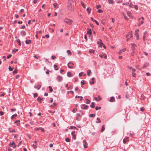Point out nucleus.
I'll list each match as a JSON object with an SVG mask.
<instances>
[{
  "label": "nucleus",
  "instance_id": "nucleus-1",
  "mask_svg": "<svg viewBox=\"0 0 151 151\" xmlns=\"http://www.w3.org/2000/svg\"><path fill=\"white\" fill-rule=\"evenodd\" d=\"M73 1L70 0L68 1L67 4L68 9L70 12H73L74 11V6L73 4Z\"/></svg>",
  "mask_w": 151,
  "mask_h": 151
},
{
  "label": "nucleus",
  "instance_id": "nucleus-2",
  "mask_svg": "<svg viewBox=\"0 0 151 151\" xmlns=\"http://www.w3.org/2000/svg\"><path fill=\"white\" fill-rule=\"evenodd\" d=\"M64 22L70 25L72 24L73 21L70 19L66 18L65 19Z\"/></svg>",
  "mask_w": 151,
  "mask_h": 151
},
{
  "label": "nucleus",
  "instance_id": "nucleus-3",
  "mask_svg": "<svg viewBox=\"0 0 151 151\" xmlns=\"http://www.w3.org/2000/svg\"><path fill=\"white\" fill-rule=\"evenodd\" d=\"M57 79L58 82H60L63 80V78L61 76H58L57 77Z\"/></svg>",
  "mask_w": 151,
  "mask_h": 151
},
{
  "label": "nucleus",
  "instance_id": "nucleus-4",
  "mask_svg": "<svg viewBox=\"0 0 151 151\" xmlns=\"http://www.w3.org/2000/svg\"><path fill=\"white\" fill-rule=\"evenodd\" d=\"M132 37V31H130L129 32L128 34L126 35V37H129L131 38Z\"/></svg>",
  "mask_w": 151,
  "mask_h": 151
},
{
  "label": "nucleus",
  "instance_id": "nucleus-5",
  "mask_svg": "<svg viewBox=\"0 0 151 151\" xmlns=\"http://www.w3.org/2000/svg\"><path fill=\"white\" fill-rule=\"evenodd\" d=\"M132 47L131 49L132 50H134L135 49V47H136L137 45L136 44L134 43H131V44Z\"/></svg>",
  "mask_w": 151,
  "mask_h": 151
},
{
  "label": "nucleus",
  "instance_id": "nucleus-6",
  "mask_svg": "<svg viewBox=\"0 0 151 151\" xmlns=\"http://www.w3.org/2000/svg\"><path fill=\"white\" fill-rule=\"evenodd\" d=\"M83 145L84 147L85 148H86L87 147V143L86 142V141L85 140H84L83 141Z\"/></svg>",
  "mask_w": 151,
  "mask_h": 151
},
{
  "label": "nucleus",
  "instance_id": "nucleus-7",
  "mask_svg": "<svg viewBox=\"0 0 151 151\" xmlns=\"http://www.w3.org/2000/svg\"><path fill=\"white\" fill-rule=\"evenodd\" d=\"M115 98L113 96H111L110 98V99L109 101L110 102H115Z\"/></svg>",
  "mask_w": 151,
  "mask_h": 151
},
{
  "label": "nucleus",
  "instance_id": "nucleus-8",
  "mask_svg": "<svg viewBox=\"0 0 151 151\" xmlns=\"http://www.w3.org/2000/svg\"><path fill=\"white\" fill-rule=\"evenodd\" d=\"M20 34L22 36H24L26 35V33L24 31H22L20 32Z\"/></svg>",
  "mask_w": 151,
  "mask_h": 151
},
{
  "label": "nucleus",
  "instance_id": "nucleus-9",
  "mask_svg": "<svg viewBox=\"0 0 151 151\" xmlns=\"http://www.w3.org/2000/svg\"><path fill=\"white\" fill-rule=\"evenodd\" d=\"M41 86L39 84L35 85L34 86V88H35L37 89L38 90L40 89L41 88Z\"/></svg>",
  "mask_w": 151,
  "mask_h": 151
},
{
  "label": "nucleus",
  "instance_id": "nucleus-10",
  "mask_svg": "<svg viewBox=\"0 0 151 151\" xmlns=\"http://www.w3.org/2000/svg\"><path fill=\"white\" fill-rule=\"evenodd\" d=\"M87 29L88 30L87 32V34L91 35L92 33V32H91V29L87 28Z\"/></svg>",
  "mask_w": 151,
  "mask_h": 151
},
{
  "label": "nucleus",
  "instance_id": "nucleus-11",
  "mask_svg": "<svg viewBox=\"0 0 151 151\" xmlns=\"http://www.w3.org/2000/svg\"><path fill=\"white\" fill-rule=\"evenodd\" d=\"M20 121L19 120H17L14 122V123H16V125L17 126H19L20 125L19 123Z\"/></svg>",
  "mask_w": 151,
  "mask_h": 151
},
{
  "label": "nucleus",
  "instance_id": "nucleus-12",
  "mask_svg": "<svg viewBox=\"0 0 151 151\" xmlns=\"http://www.w3.org/2000/svg\"><path fill=\"white\" fill-rule=\"evenodd\" d=\"M82 105L83 106V107H81V108L82 109H88V106L87 105H86L85 104H83Z\"/></svg>",
  "mask_w": 151,
  "mask_h": 151
},
{
  "label": "nucleus",
  "instance_id": "nucleus-13",
  "mask_svg": "<svg viewBox=\"0 0 151 151\" xmlns=\"http://www.w3.org/2000/svg\"><path fill=\"white\" fill-rule=\"evenodd\" d=\"M128 141V137H127L123 139V142L124 144H126V142Z\"/></svg>",
  "mask_w": 151,
  "mask_h": 151
},
{
  "label": "nucleus",
  "instance_id": "nucleus-14",
  "mask_svg": "<svg viewBox=\"0 0 151 151\" xmlns=\"http://www.w3.org/2000/svg\"><path fill=\"white\" fill-rule=\"evenodd\" d=\"M139 30L138 29H137L135 31V32L134 35H135L137 36L139 35L138 32H139Z\"/></svg>",
  "mask_w": 151,
  "mask_h": 151
},
{
  "label": "nucleus",
  "instance_id": "nucleus-15",
  "mask_svg": "<svg viewBox=\"0 0 151 151\" xmlns=\"http://www.w3.org/2000/svg\"><path fill=\"white\" fill-rule=\"evenodd\" d=\"M43 99V98H41L40 97H39L37 99V101L39 102L40 103H42V102L41 101Z\"/></svg>",
  "mask_w": 151,
  "mask_h": 151
},
{
  "label": "nucleus",
  "instance_id": "nucleus-16",
  "mask_svg": "<svg viewBox=\"0 0 151 151\" xmlns=\"http://www.w3.org/2000/svg\"><path fill=\"white\" fill-rule=\"evenodd\" d=\"M108 2L110 4H113L114 3V2L113 0H108Z\"/></svg>",
  "mask_w": 151,
  "mask_h": 151
},
{
  "label": "nucleus",
  "instance_id": "nucleus-17",
  "mask_svg": "<svg viewBox=\"0 0 151 151\" xmlns=\"http://www.w3.org/2000/svg\"><path fill=\"white\" fill-rule=\"evenodd\" d=\"M25 43L27 44H28L31 43V41L30 40H27L25 41Z\"/></svg>",
  "mask_w": 151,
  "mask_h": 151
},
{
  "label": "nucleus",
  "instance_id": "nucleus-18",
  "mask_svg": "<svg viewBox=\"0 0 151 151\" xmlns=\"http://www.w3.org/2000/svg\"><path fill=\"white\" fill-rule=\"evenodd\" d=\"M54 7L55 8H58V5L57 3H55L53 4Z\"/></svg>",
  "mask_w": 151,
  "mask_h": 151
},
{
  "label": "nucleus",
  "instance_id": "nucleus-19",
  "mask_svg": "<svg viewBox=\"0 0 151 151\" xmlns=\"http://www.w3.org/2000/svg\"><path fill=\"white\" fill-rule=\"evenodd\" d=\"M95 103L94 102H92L91 103V104L90 105V107L92 108H94L95 107Z\"/></svg>",
  "mask_w": 151,
  "mask_h": 151
},
{
  "label": "nucleus",
  "instance_id": "nucleus-20",
  "mask_svg": "<svg viewBox=\"0 0 151 151\" xmlns=\"http://www.w3.org/2000/svg\"><path fill=\"white\" fill-rule=\"evenodd\" d=\"M69 129H76L77 130L78 129L77 128H76V127L75 126H70V128H69Z\"/></svg>",
  "mask_w": 151,
  "mask_h": 151
},
{
  "label": "nucleus",
  "instance_id": "nucleus-21",
  "mask_svg": "<svg viewBox=\"0 0 151 151\" xmlns=\"http://www.w3.org/2000/svg\"><path fill=\"white\" fill-rule=\"evenodd\" d=\"M147 31L145 32L144 33V35H143V40L144 41H145V38L146 34H147Z\"/></svg>",
  "mask_w": 151,
  "mask_h": 151
},
{
  "label": "nucleus",
  "instance_id": "nucleus-22",
  "mask_svg": "<svg viewBox=\"0 0 151 151\" xmlns=\"http://www.w3.org/2000/svg\"><path fill=\"white\" fill-rule=\"evenodd\" d=\"M149 65V64L148 63H146L142 67V69L145 68L146 67Z\"/></svg>",
  "mask_w": 151,
  "mask_h": 151
},
{
  "label": "nucleus",
  "instance_id": "nucleus-23",
  "mask_svg": "<svg viewBox=\"0 0 151 151\" xmlns=\"http://www.w3.org/2000/svg\"><path fill=\"white\" fill-rule=\"evenodd\" d=\"M67 76L68 77H71V73L70 72H68L67 73Z\"/></svg>",
  "mask_w": 151,
  "mask_h": 151
},
{
  "label": "nucleus",
  "instance_id": "nucleus-24",
  "mask_svg": "<svg viewBox=\"0 0 151 151\" xmlns=\"http://www.w3.org/2000/svg\"><path fill=\"white\" fill-rule=\"evenodd\" d=\"M54 67L55 70H57L59 69V68H58L57 65H54Z\"/></svg>",
  "mask_w": 151,
  "mask_h": 151
},
{
  "label": "nucleus",
  "instance_id": "nucleus-25",
  "mask_svg": "<svg viewBox=\"0 0 151 151\" xmlns=\"http://www.w3.org/2000/svg\"><path fill=\"white\" fill-rule=\"evenodd\" d=\"M104 129H105L104 125H103L102 126L101 129V132H103L104 130Z\"/></svg>",
  "mask_w": 151,
  "mask_h": 151
},
{
  "label": "nucleus",
  "instance_id": "nucleus-26",
  "mask_svg": "<svg viewBox=\"0 0 151 151\" xmlns=\"http://www.w3.org/2000/svg\"><path fill=\"white\" fill-rule=\"evenodd\" d=\"M99 40L100 41V43H101V44H100V45H99V46L100 47H102L103 45H104V44H103V43H102V40H101V39H99Z\"/></svg>",
  "mask_w": 151,
  "mask_h": 151
},
{
  "label": "nucleus",
  "instance_id": "nucleus-27",
  "mask_svg": "<svg viewBox=\"0 0 151 151\" xmlns=\"http://www.w3.org/2000/svg\"><path fill=\"white\" fill-rule=\"evenodd\" d=\"M96 116L95 114H91L89 115V116L90 117H94Z\"/></svg>",
  "mask_w": 151,
  "mask_h": 151
},
{
  "label": "nucleus",
  "instance_id": "nucleus-28",
  "mask_svg": "<svg viewBox=\"0 0 151 151\" xmlns=\"http://www.w3.org/2000/svg\"><path fill=\"white\" fill-rule=\"evenodd\" d=\"M65 140L67 142H70V139L68 137H66L65 139Z\"/></svg>",
  "mask_w": 151,
  "mask_h": 151
},
{
  "label": "nucleus",
  "instance_id": "nucleus-29",
  "mask_svg": "<svg viewBox=\"0 0 151 151\" xmlns=\"http://www.w3.org/2000/svg\"><path fill=\"white\" fill-rule=\"evenodd\" d=\"M17 116V114H15L12 115L11 116V119H12L14 118V116Z\"/></svg>",
  "mask_w": 151,
  "mask_h": 151
},
{
  "label": "nucleus",
  "instance_id": "nucleus-30",
  "mask_svg": "<svg viewBox=\"0 0 151 151\" xmlns=\"http://www.w3.org/2000/svg\"><path fill=\"white\" fill-rule=\"evenodd\" d=\"M86 10L88 14L91 13V9H90L89 8H87L86 9Z\"/></svg>",
  "mask_w": 151,
  "mask_h": 151
},
{
  "label": "nucleus",
  "instance_id": "nucleus-31",
  "mask_svg": "<svg viewBox=\"0 0 151 151\" xmlns=\"http://www.w3.org/2000/svg\"><path fill=\"white\" fill-rule=\"evenodd\" d=\"M97 120L98 121H97L96 122V123H100L101 122V121L100 120V119L99 118H97Z\"/></svg>",
  "mask_w": 151,
  "mask_h": 151
},
{
  "label": "nucleus",
  "instance_id": "nucleus-32",
  "mask_svg": "<svg viewBox=\"0 0 151 151\" xmlns=\"http://www.w3.org/2000/svg\"><path fill=\"white\" fill-rule=\"evenodd\" d=\"M49 91L50 92H52L53 91L52 88L51 86H49Z\"/></svg>",
  "mask_w": 151,
  "mask_h": 151
},
{
  "label": "nucleus",
  "instance_id": "nucleus-33",
  "mask_svg": "<svg viewBox=\"0 0 151 151\" xmlns=\"http://www.w3.org/2000/svg\"><path fill=\"white\" fill-rule=\"evenodd\" d=\"M87 75L88 76L90 75V74L91 73V70H88L87 71Z\"/></svg>",
  "mask_w": 151,
  "mask_h": 151
},
{
  "label": "nucleus",
  "instance_id": "nucleus-34",
  "mask_svg": "<svg viewBox=\"0 0 151 151\" xmlns=\"http://www.w3.org/2000/svg\"><path fill=\"white\" fill-rule=\"evenodd\" d=\"M67 53L68 54L71 55H72V52H70V50H67Z\"/></svg>",
  "mask_w": 151,
  "mask_h": 151
},
{
  "label": "nucleus",
  "instance_id": "nucleus-35",
  "mask_svg": "<svg viewBox=\"0 0 151 151\" xmlns=\"http://www.w3.org/2000/svg\"><path fill=\"white\" fill-rule=\"evenodd\" d=\"M89 52L90 53H93L94 54V51L93 50L90 49L89 50Z\"/></svg>",
  "mask_w": 151,
  "mask_h": 151
},
{
  "label": "nucleus",
  "instance_id": "nucleus-36",
  "mask_svg": "<svg viewBox=\"0 0 151 151\" xmlns=\"http://www.w3.org/2000/svg\"><path fill=\"white\" fill-rule=\"evenodd\" d=\"M79 111L81 113L82 115H83L85 114V111H83L82 110H81Z\"/></svg>",
  "mask_w": 151,
  "mask_h": 151
},
{
  "label": "nucleus",
  "instance_id": "nucleus-37",
  "mask_svg": "<svg viewBox=\"0 0 151 151\" xmlns=\"http://www.w3.org/2000/svg\"><path fill=\"white\" fill-rule=\"evenodd\" d=\"M69 63H68V67L69 68H73V65L70 66V65H69Z\"/></svg>",
  "mask_w": 151,
  "mask_h": 151
},
{
  "label": "nucleus",
  "instance_id": "nucleus-38",
  "mask_svg": "<svg viewBox=\"0 0 151 151\" xmlns=\"http://www.w3.org/2000/svg\"><path fill=\"white\" fill-rule=\"evenodd\" d=\"M127 14L128 15V16L129 17H131V16H130V15L131 14V13L129 12H127Z\"/></svg>",
  "mask_w": 151,
  "mask_h": 151
},
{
  "label": "nucleus",
  "instance_id": "nucleus-39",
  "mask_svg": "<svg viewBox=\"0 0 151 151\" xmlns=\"http://www.w3.org/2000/svg\"><path fill=\"white\" fill-rule=\"evenodd\" d=\"M86 100H87V102H86V103L87 104H90L91 102L88 99H86Z\"/></svg>",
  "mask_w": 151,
  "mask_h": 151
},
{
  "label": "nucleus",
  "instance_id": "nucleus-40",
  "mask_svg": "<svg viewBox=\"0 0 151 151\" xmlns=\"http://www.w3.org/2000/svg\"><path fill=\"white\" fill-rule=\"evenodd\" d=\"M101 109V106L98 107L96 106L95 108V109L96 110H98L99 109Z\"/></svg>",
  "mask_w": 151,
  "mask_h": 151
},
{
  "label": "nucleus",
  "instance_id": "nucleus-41",
  "mask_svg": "<svg viewBox=\"0 0 151 151\" xmlns=\"http://www.w3.org/2000/svg\"><path fill=\"white\" fill-rule=\"evenodd\" d=\"M9 132H10V133L15 132V130H14V129H13V130H10V129H9Z\"/></svg>",
  "mask_w": 151,
  "mask_h": 151
},
{
  "label": "nucleus",
  "instance_id": "nucleus-42",
  "mask_svg": "<svg viewBox=\"0 0 151 151\" xmlns=\"http://www.w3.org/2000/svg\"><path fill=\"white\" fill-rule=\"evenodd\" d=\"M14 142H13L12 143H10L9 145L10 147H12V145H14Z\"/></svg>",
  "mask_w": 151,
  "mask_h": 151
},
{
  "label": "nucleus",
  "instance_id": "nucleus-43",
  "mask_svg": "<svg viewBox=\"0 0 151 151\" xmlns=\"http://www.w3.org/2000/svg\"><path fill=\"white\" fill-rule=\"evenodd\" d=\"M38 96V94L37 93H35L34 94V97L35 98Z\"/></svg>",
  "mask_w": 151,
  "mask_h": 151
},
{
  "label": "nucleus",
  "instance_id": "nucleus-44",
  "mask_svg": "<svg viewBox=\"0 0 151 151\" xmlns=\"http://www.w3.org/2000/svg\"><path fill=\"white\" fill-rule=\"evenodd\" d=\"M81 5L83 6V7L84 8H85V6H84V4L83 2V1H81Z\"/></svg>",
  "mask_w": 151,
  "mask_h": 151
},
{
  "label": "nucleus",
  "instance_id": "nucleus-45",
  "mask_svg": "<svg viewBox=\"0 0 151 151\" xmlns=\"http://www.w3.org/2000/svg\"><path fill=\"white\" fill-rule=\"evenodd\" d=\"M140 110L142 111H143L145 110V108L144 107H141L140 108Z\"/></svg>",
  "mask_w": 151,
  "mask_h": 151
},
{
  "label": "nucleus",
  "instance_id": "nucleus-46",
  "mask_svg": "<svg viewBox=\"0 0 151 151\" xmlns=\"http://www.w3.org/2000/svg\"><path fill=\"white\" fill-rule=\"evenodd\" d=\"M9 70L10 71H12L13 70V68H12L10 66H9Z\"/></svg>",
  "mask_w": 151,
  "mask_h": 151
},
{
  "label": "nucleus",
  "instance_id": "nucleus-47",
  "mask_svg": "<svg viewBox=\"0 0 151 151\" xmlns=\"http://www.w3.org/2000/svg\"><path fill=\"white\" fill-rule=\"evenodd\" d=\"M81 83L82 85H84L85 84V83L84 82V80H82L81 81Z\"/></svg>",
  "mask_w": 151,
  "mask_h": 151
},
{
  "label": "nucleus",
  "instance_id": "nucleus-48",
  "mask_svg": "<svg viewBox=\"0 0 151 151\" xmlns=\"http://www.w3.org/2000/svg\"><path fill=\"white\" fill-rule=\"evenodd\" d=\"M83 72H82L81 73H80L79 74V76H81L83 74Z\"/></svg>",
  "mask_w": 151,
  "mask_h": 151
},
{
  "label": "nucleus",
  "instance_id": "nucleus-49",
  "mask_svg": "<svg viewBox=\"0 0 151 151\" xmlns=\"http://www.w3.org/2000/svg\"><path fill=\"white\" fill-rule=\"evenodd\" d=\"M134 8L136 10H137L138 9V6L137 5H134Z\"/></svg>",
  "mask_w": 151,
  "mask_h": 151
},
{
  "label": "nucleus",
  "instance_id": "nucleus-50",
  "mask_svg": "<svg viewBox=\"0 0 151 151\" xmlns=\"http://www.w3.org/2000/svg\"><path fill=\"white\" fill-rule=\"evenodd\" d=\"M12 56V55L11 54H9L7 56V58L9 59Z\"/></svg>",
  "mask_w": 151,
  "mask_h": 151
},
{
  "label": "nucleus",
  "instance_id": "nucleus-51",
  "mask_svg": "<svg viewBox=\"0 0 151 151\" xmlns=\"http://www.w3.org/2000/svg\"><path fill=\"white\" fill-rule=\"evenodd\" d=\"M134 50H132V51L131 53V55L132 56H134Z\"/></svg>",
  "mask_w": 151,
  "mask_h": 151
},
{
  "label": "nucleus",
  "instance_id": "nucleus-52",
  "mask_svg": "<svg viewBox=\"0 0 151 151\" xmlns=\"http://www.w3.org/2000/svg\"><path fill=\"white\" fill-rule=\"evenodd\" d=\"M76 115L78 117H81V116L79 113H77Z\"/></svg>",
  "mask_w": 151,
  "mask_h": 151
},
{
  "label": "nucleus",
  "instance_id": "nucleus-53",
  "mask_svg": "<svg viewBox=\"0 0 151 151\" xmlns=\"http://www.w3.org/2000/svg\"><path fill=\"white\" fill-rule=\"evenodd\" d=\"M18 51V50L17 49H14L13 50H12V52H16V51Z\"/></svg>",
  "mask_w": 151,
  "mask_h": 151
},
{
  "label": "nucleus",
  "instance_id": "nucleus-54",
  "mask_svg": "<svg viewBox=\"0 0 151 151\" xmlns=\"http://www.w3.org/2000/svg\"><path fill=\"white\" fill-rule=\"evenodd\" d=\"M56 58V56H55L52 55L51 57L52 59L53 60Z\"/></svg>",
  "mask_w": 151,
  "mask_h": 151
},
{
  "label": "nucleus",
  "instance_id": "nucleus-55",
  "mask_svg": "<svg viewBox=\"0 0 151 151\" xmlns=\"http://www.w3.org/2000/svg\"><path fill=\"white\" fill-rule=\"evenodd\" d=\"M16 109H11L10 110V111H11L12 112V111H16Z\"/></svg>",
  "mask_w": 151,
  "mask_h": 151
},
{
  "label": "nucleus",
  "instance_id": "nucleus-56",
  "mask_svg": "<svg viewBox=\"0 0 151 151\" xmlns=\"http://www.w3.org/2000/svg\"><path fill=\"white\" fill-rule=\"evenodd\" d=\"M143 22H144L143 21H141L140 23L139 24L138 26H140L141 24H143Z\"/></svg>",
  "mask_w": 151,
  "mask_h": 151
},
{
  "label": "nucleus",
  "instance_id": "nucleus-57",
  "mask_svg": "<svg viewBox=\"0 0 151 151\" xmlns=\"http://www.w3.org/2000/svg\"><path fill=\"white\" fill-rule=\"evenodd\" d=\"M97 12L99 13H101L103 12V11L101 9H99L98 10Z\"/></svg>",
  "mask_w": 151,
  "mask_h": 151
},
{
  "label": "nucleus",
  "instance_id": "nucleus-58",
  "mask_svg": "<svg viewBox=\"0 0 151 151\" xmlns=\"http://www.w3.org/2000/svg\"><path fill=\"white\" fill-rule=\"evenodd\" d=\"M136 76V73H134V72H132V76L134 77H135Z\"/></svg>",
  "mask_w": 151,
  "mask_h": 151
},
{
  "label": "nucleus",
  "instance_id": "nucleus-59",
  "mask_svg": "<svg viewBox=\"0 0 151 151\" xmlns=\"http://www.w3.org/2000/svg\"><path fill=\"white\" fill-rule=\"evenodd\" d=\"M101 6L100 5H97L96 6V9H98L99 8H100Z\"/></svg>",
  "mask_w": 151,
  "mask_h": 151
},
{
  "label": "nucleus",
  "instance_id": "nucleus-60",
  "mask_svg": "<svg viewBox=\"0 0 151 151\" xmlns=\"http://www.w3.org/2000/svg\"><path fill=\"white\" fill-rule=\"evenodd\" d=\"M73 138L74 139H76V135H73Z\"/></svg>",
  "mask_w": 151,
  "mask_h": 151
},
{
  "label": "nucleus",
  "instance_id": "nucleus-61",
  "mask_svg": "<svg viewBox=\"0 0 151 151\" xmlns=\"http://www.w3.org/2000/svg\"><path fill=\"white\" fill-rule=\"evenodd\" d=\"M94 22H95L97 25H99V23L96 20H95Z\"/></svg>",
  "mask_w": 151,
  "mask_h": 151
},
{
  "label": "nucleus",
  "instance_id": "nucleus-62",
  "mask_svg": "<svg viewBox=\"0 0 151 151\" xmlns=\"http://www.w3.org/2000/svg\"><path fill=\"white\" fill-rule=\"evenodd\" d=\"M4 114L3 112L2 111H0V115L2 116Z\"/></svg>",
  "mask_w": 151,
  "mask_h": 151
},
{
  "label": "nucleus",
  "instance_id": "nucleus-63",
  "mask_svg": "<svg viewBox=\"0 0 151 151\" xmlns=\"http://www.w3.org/2000/svg\"><path fill=\"white\" fill-rule=\"evenodd\" d=\"M124 18L127 20H128L129 19L126 16H124Z\"/></svg>",
  "mask_w": 151,
  "mask_h": 151
},
{
  "label": "nucleus",
  "instance_id": "nucleus-64",
  "mask_svg": "<svg viewBox=\"0 0 151 151\" xmlns=\"http://www.w3.org/2000/svg\"><path fill=\"white\" fill-rule=\"evenodd\" d=\"M34 148L35 149L37 148V146L36 145H35L34 144H33L32 145Z\"/></svg>",
  "mask_w": 151,
  "mask_h": 151
}]
</instances>
